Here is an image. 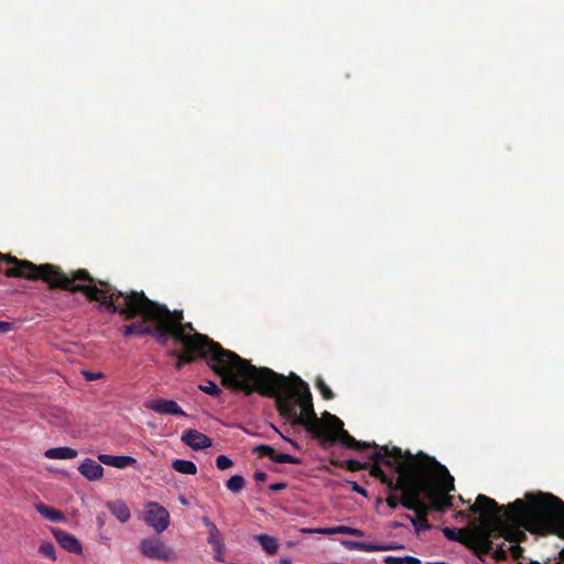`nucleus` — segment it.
Instances as JSON below:
<instances>
[{"instance_id":"obj_1","label":"nucleus","mask_w":564,"mask_h":564,"mask_svg":"<svg viewBox=\"0 0 564 564\" xmlns=\"http://www.w3.org/2000/svg\"><path fill=\"white\" fill-rule=\"evenodd\" d=\"M0 261L10 264V268L4 271L8 278L42 280L51 289L83 293L88 301L99 302V307L107 313L120 314L126 319L144 316L159 324L165 333L166 343L171 339L172 330L184 322L182 310L170 311L166 305L150 300L142 291L122 292L106 281L94 279L86 269L66 274L57 265L51 263L37 265L29 260H21L1 252Z\"/></svg>"},{"instance_id":"obj_2","label":"nucleus","mask_w":564,"mask_h":564,"mask_svg":"<svg viewBox=\"0 0 564 564\" xmlns=\"http://www.w3.org/2000/svg\"><path fill=\"white\" fill-rule=\"evenodd\" d=\"M276 378L269 380L267 384L273 390L271 394H262L275 399L279 414L291 422L292 425H302L314 438L318 440L325 448L335 444L338 440L343 445L356 451L377 447L376 443L357 441L345 429L344 423L336 415L325 411L318 419L313 405V397L308 384L299 376L290 377L275 372Z\"/></svg>"},{"instance_id":"obj_3","label":"nucleus","mask_w":564,"mask_h":564,"mask_svg":"<svg viewBox=\"0 0 564 564\" xmlns=\"http://www.w3.org/2000/svg\"><path fill=\"white\" fill-rule=\"evenodd\" d=\"M171 338L183 347L200 348L212 354V370L221 377V383L228 389L250 395L271 394L268 388L269 380L276 378L275 371L267 367H257L236 352L225 349L220 344L207 335L199 334L191 322L180 324L171 333Z\"/></svg>"},{"instance_id":"obj_4","label":"nucleus","mask_w":564,"mask_h":564,"mask_svg":"<svg viewBox=\"0 0 564 564\" xmlns=\"http://www.w3.org/2000/svg\"><path fill=\"white\" fill-rule=\"evenodd\" d=\"M371 459L376 462L371 468V476L379 479L389 490L387 506L390 509H397L399 506L404 508L416 471V455L410 451L402 452L397 446L390 448L383 445L371 453Z\"/></svg>"},{"instance_id":"obj_5","label":"nucleus","mask_w":564,"mask_h":564,"mask_svg":"<svg viewBox=\"0 0 564 564\" xmlns=\"http://www.w3.org/2000/svg\"><path fill=\"white\" fill-rule=\"evenodd\" d=\"M516 507L529 532L538 535H556L564 540V501L558 497L539 491L527 492L523 499H516ZM564 561V547L558 553Z\"/></svg>"},{"instance_id":"obj_6","label":"nucleus","mask_w":564,"mask_h":564,"mask_svg":"<svg viewBox=\"0 0 564 564\" xmlns=\"http://www.w3.org/2000/svg\"><path fill=\"white\" fill-rule=\"evenodd\" d=\"M513 502L507 506H499L494 499L478 495L470 510L482 517V523L490 530L496 531V535L505 538L514 544L527 540V534L520 527L529 531Z\"/></svg>"},{"instance_id":"obj_7","label":"nucleus","mask_w":564,"mask_h":564,"mask_svg":"<svg viewBox=\"0 0 564 564\" xmlns=\"http://www.w3.org/2000/svg\"><path fill=\"white\" fill-rule=\"evenodd\" d=\"M416 460L423 482L432 486V492H427L432 510L441 512L451 509L453 498L448 494L455 489L454 477L435 457L420 452Z\"/></svg>"},{"instance_id":"obj_8","label":"nucleus","mask_w":564,"mask_h":564,"mask_svg":"<svg viewBox=\"0 0 564 564\" xmlns=\"http://www.w3.org/2000/svg\"><path fill=\"white\" fill-rule=\"evenodd\" d=\"M419 467L416 460L410 498L406 499L404 508L413 511L415 517H427L432 510L431 502L427 501V492H432V486L423 482Z\"/></svg>"},{"instance_id":"obj_9","label":"nucleus","mask_w":564,"mask_h":564,"mask_svg":"<svg viewBox=\"0 0 564 564\" xmlns=\"http://www.w3.org/2000/svg\"><path fill=\"white\" fill-rule=\"evenodd\" d=\"M140 553L149 558L162 562H171L175 558V552L159 538L142 539L139 544Z\"/></svg>"},{"instance_id":"obj_10","label":"nucleus","mask_w":564,"mask_h":564,"mask_svg":"<svg viewBox=\"0 0 564 564\" xmlns=\"http://www.w3.org/2000/svg\"><path fill=\"white\" fill-rule=\"evenodd\" d=\"M144 521L156 533H162L170 525V513L158 502L150 501L144 506Z\"/></svg>"},{"instance_id":"obj_11","label":"nucleus","mask_w":564,"mask_h":564,"mask_svg":"<svg viewBox=\"0 0 564 564\" xmlns=\"http://www.w3.org/2000/svg\"><path fill=\"white\" fill-rule=\"evenodd\" d=\"M169 355L176 357L175 368L177 370L182 369L185 365L194 362L198 358L205 359L210 368L214 362L212 360V354L200 348L189 349L188 347H183V350H171Z\"/></svg>"},{"instance_id":"obj_12","label":"nucleus","mask_w":564,"mask_h":564,"mask_svg":"<svg viewBox=\"0 0 564 564\" xmlns=\"http://www.w3.org/2000/svg\"><path fill=\"white\" fill-rule=\"evenodd\" d=\"M140 317L142 318L141 321L131 323L132 327L134 328L133 334L139 337L151 336L159 345L165 346V333L162 332V328L159 327V324L153 323L151 319H148L144 316Z\"/></svg>"},{"instance_id":"obj_13","label":"nucleus","mask_w":564,"mask_h":564,"mask_svg":"<svg viewBox=\"0 0 564 564\" xmlns=\"http://www.w3.org/2000/svg\"><path fill=\"white\" fill-rule=\"evenodd\" d=\"M144 405L147 409H149L155 413H159V414L187 416V414L182 410V408L174 400H166V399L159 398V399L148 401Z\"/></svg>"},{"instance_id":"obj_14","label":"nucleus","mask_w":564,"mask_h":564,"mask_svg":"<svg viewBox=\"0 0 564 564\" xmlns=\"http://www.w3.org/2000/svg\"><path fill=\"white\" fill-rule=\"evenodd\" d=\"M491 533H496V531H490L485 524L482 529H476L470 535L469 541L466 543L468 545H475L481 553H489L492 549V541L490 540Z\"/></svg>"},{"instance_id":"obj_15","label":"nucleus","mask_w":564,"mask_h":564,"mask_svg":"<svg viewBox=\"0 0 564 564\" xmlns=\"http://www.w3.org/2000/svg\"><path fill=\"white\" fill-rule=\"evenodd\" d=\"M182 442L194 451L206 449L213 444L207 435L194 429H188L183 432Z\"/></svg>"},{"instance_id":"obj_16","label":"nucleus","mask_w":564,"mask_h":564,"mask_svg":"<svg viewBox=\"0 0 564 564\" xmlns=\"http://www.w3.org/2000/svg\"><path fill=\"white\" fill-rule=\"evenodd\" d=\"M52 533H53L54 538L56 539V541L58 542V544L64 550H66L70 553H74V554L82 553V551H83L82 544L75 535H73L62 529H53Z\"/></svg>"},{"instance_id":"obj_17","label":"nucleus","mask_w":564,"mask_h":564,"mask_svg":"<svg viewBox=\"0 0 564 564\" xmlns=\"http://www.w3.org/2000/svg\"><path fill=\"white\" fill-rule=\"evenodd\" d=\"M203 523L208 529L207 541L216 553L215 558L223 561L221 553L224 551V543L218 528L209 518H203Z\"/></svg>"},{"instance_id":"obj_18","label":"nucleus","mask_w":564,"mask_h":564,"mask_svg":"<svg viewBox=\"0 0 564 564\" xmlns=\"http://www.w3.org/2000/svg\"><path fill=\"white\" fill-rule=\"evenodd\" d=\"M78 471L90 481L99 480L104 476V467L90 458L84 459L78 466Z\"/></svg>"},{"instance_id":"obj_19","label":"nucleus","mask_w":564,"mask_h":564,"mask_svg":"<svg viewBox=\"0 0 564 564\" xmlns=\"http://www.w3.org/2000/svg\"><path fill=\"white\" fill-rule=\"evenodd\" d=\"M98 460L107 466L116 468H126L137 463L135 458L131 456H113L109 454H99Z\"/></svg>"},{"instance_id":"obj_20","label":"nucleus","mask_w":564,"mask_h":564,"mask_svg":"<svg viewBox=\"0 0 564 564\" xmlns=\"http://www.w3.org/2000/svg\"><path fill=\"white\" fill-rule=\"evenodd\" d=\"M110 512L122 523L130 519V510L127 503L122 500H116L108 503Z\"/></svg>"},{"instance_id":"obj_21","label":"nucleus","mask_w":564,"mask_h":564,"mask_svg":"<svg viewBox=\"0 0 564 564\" xmlns=\"http://www.w3.org/2000/svg\"><path fill=\"white\" fill-rule=\"evenodd\" d=\"M50 459H72L77 457V451L70 447H54L44 453Z\"/></svg>"},{"instance_id":"obj_22","label":"nucleus","mask_w":564,"mask_h":564,"mask_svg":"<svg viewBox=\"0 0 564 564\" xmlns=\"http://www.w3.org/2000/svg\"><path fill=\"white\" fill-rule=\"evenodd\" d=\"M35 509L42 517H44L47 520L58 522V521H63L65 519L62 511L56 510V509H54L50 506H46L44 503L35 505Z\"/></svg>"},{"instance_id":"obj_23","label":"nucleus","mask_w":564,"mask_h":564,"mask_svg":"<svg viewBox=\"0 0 564 564\" xmlns=\"http://www.w3.org/2000/svg\"><path fill=\"white\" fill-rule=\"evenodd\" d=\"M256 540L259 542L262 550L267 554L274 555L278 552L279 545L274 538H272L265 533H261V534L256 535Z\"/></svg>"},{"instance_id":"obj_24","label":"nucleus","mask_w":564,"mask_h":564,"mask_svg":"<svg viewBox=\"0 0 564 564\" xmlns=\"http://www.w3.org/2000/svg\"><path fill=\"white\" fill-rule=\"evenodd\" d=\"M172 468L175 471L184 475H195L197 473L196 465L193 462L186 459H174L172 462Z\"/></svg>"},{"instance_id":"obj_25","label":"nucleus","mask_w":564,"mask_h":564,"mask_svg":"<svg viewBox=\"0 0 564 564\" xmlns=\"http://www.w3.org/2000/svg\"><path fill=\"white\" fill-rule=\"evenodd\" d=\"M402 517L411 521L416 534H420L422 531H429L432 528L427 520V517H415L409 513H403Z\"/></svg>"},{"instance_id":"obj_26","label":"nucleus","mask_w":564,"mask_h":564,"mask_svg":"<svg viewBox=\"0 0 564 564\" xmlns=\"http://www.w3.org/2000/svg\"><path fill=\"white\" fill-rule=\"evenodd\" d=\"M349 550H357L361 552H377L375 543L364 541H344L343 542Z\"/></svg>"},{"instance_id":"obj_27","label":"nucleus","mask_w":564,"mask_h":564,"mask_svg":"<svg viewBox=\"0 0 564 564\" xmlns=\"http://www.w3.org/2000/svg\"><path fill=\"white\" fill-rule=\"evenodd\" d=\"M369 459L372 462V464L361 463L356 459H347V460H345V469H347L349 471H358V470L369 469V471L371 473V468L376 464V462L373 459H371V455L369 456Z\"/></svg>"},{"instance_id":"obj_28","label":"nucleus","mask_w":564,"mask_h":564,"mask_svg":"<svg viewBox=\"0 0 564 564\" xmlns=\"http://www.w3.org/2000/svg\"><path fill=\"white\" fill-rule=\"evenodd\" d=\"M246 486V480L240 475H234L226 481V487L231 492H240Z\"/></svg>"},{"instance_id":"obj_29","label":"nucleus","mask_w":564,"mask_h":564,"mask_svg":"<svg viewBox=\"0 0 564 564\" xmlns=\"http://www.w3.org/2000/svg\"><path fill=\"white\" fill-rule=\"evenodd\" d=\"M443 534L451 541L467 543V533L464 530H456L446 527L443 529Z\"/></svg>"},{"instance_id":"obj_30","label":"nucleus","mask_w":564,"mask_h":564,"mask_svg":"<svg viewBox=\"0 0 564 564\" xmlns=\"http://www.w3.org/2000/svg\"><path fill=\"white\" fill-rule=\"evenodd\" d=\"M315 387L325 400L334 399L335 394L332 389L326 384L322 377H317L315 380Z\"/></svg>"},{"instance_id":"obj_31","label":"nucleus","mask_w":564,"mask_h":564,"mask_svg":"<svg viewBox=\"0 0 564 564\" xmlns=\"http://www.w3.org/2000/svg\"><path fill=\"white\" fill-rule=\"evenodd\" d=\"M198 388L204 393L212 397H218L221 393L220 388L212 380H206L203 384H199Z\"/></svg>"},{"instance_id":"obj_32","label":"nucleus","mask_w":564,"mask_h":564,"mask_svg":"<svg viewBox=\"0 0 564 564\" xmlns=\"http://www.w3.org/2000/svg\"><path fill=\"white\" fill-rule=\"evenodd\" d=\"M272 462L279 463V464H294V465L301 464L300 458L292 456L290 454H284V453H282V454L275 453V456L272 457Z\"/></svg>"},{"instance_id":"obj_33","label":"nucleus","mask_w":564,"mask_h":564,"mask_svg":"<svg viewBox=\"0 0 564 564\" xmlns=\"http://www.w3.org/2000/svg\"><path fill=\"white\" fill-rule=\"evenodd\" d=\"M39 552L43 556L56 561L55 546L52 542H43L39 547Z\"/></svg>"},{"instance_id":"obj_34","label":"nucleus","mask_w":564,"mask_h":564,"mask_svg":"<svg viewBox=\"0 0 564 564\" xmlns=\"http://www.w3.org/2000/svg\"><path fill=\"white\" fill-rule=\"evenodd\" d=\"M253 452L258 453L260 456L269 457L272 460V457L275 456V451L272 446L261 444L254 447Z\"/></svg>"},{"instance_id":"obj_35","label":"nucleus","mask_w":564,"mask_h":564,"mask_svg":"<svg viewBox=\"0 0 564 564\" xmlns=\"http://www.w3.org/2000/svg\"><path fill=\"white\" fill-rule=\"evenodd\" d=\"M349 528L350 527H347V525H338V527H333V528H327V529H321L318 530L319 533H324V534H349Z\"/></svg>"},{"instance_id":"obj_36","label":"nucleus","mask_w":564,"mask_h":564,"mask_svg":"<svg viewBox=\"0 0 564 564\" xmlns=\"http://www.w3.org/2000/svg\"><path fill=\"white\" fill-rule=\"evenodd\" d=\"M232 460L226 455H219L216 457V466L220 470H225L232 466Z\"/></svg>"},{"instance_id":"obj_37","label":"nucleus","mask_w":564,"mask_h":564,"mask_svg":"<svg viewBox=\"0 0 564 564\" xmlns=\"http://www.w3.org/2000/svg\"><path fill=\"white\" fill-rule=\"evenodd\" d=\"M510 553L514 560H520L523 557L524 549L517 543L510 546Z\"/></svg>"},{"instance_id":"obj_38","label":"nucleus","mask_w":564,"mask_h":564,"mask_svg":"<svg viewBox=\"0 0 564 564\" xmlns=\"http://www.w3.org/2000/svg\"><path fill=\"white\" fill-rule=\"evenodd\" d=\"M348 484L350 485V488L354 492H357L364 497H368L367 490L359 486L356 481H348Z\"/></svg>"},{"instance_id":"obj_39","label":"nucleus","mask_w":564,"mask_h":564,"mask_svg":"<svg viewBox=\"0 0 564 564\" xmlns=\"http://www.w3.org/2000/svg\"><path fill=\"white\" fill-rule=\"evenodd\" d=\"M375 546L379 547L377 551H390V550H397L400 549V545L397 544H379L375 543Z\"/></svg>"},{"instance_id":"obj_40","label":"nucleus","mask_w":564,"mask_h":564,"mask_svg":"<svg viewBox=\"0 0 564 564\" xmlns=\"http://www.w3.org/2000/svg\"><path fill=\"white\" fill-rule=\"evenodd\" d=\"M133 332H134V328L132 327V324L124 325L121 328V333L124 337H130V336L134 335Z\"/></svg>"},{"instance_id":"obj_41","label":"nucleus","mask_w":564,"mask_h":564,"mask_svg":"<svg viewBox=\"0 0 564 564\" xmlns=\"http://www.w3.org/2000/svg\"><path fill=\"white\" fill-rule=\"evenodd\" d=\"M12 329V324L9 322L0 321V334H7Z\"/></svg>"},{"instance_id":"obj_42","label":"nucleus","mask_w":564,"mask_h":564,"mask_svg":"<svg viewBox=\"0 0 564 564\" xmlns=\"http://www.w3.org/2000/svg\"><path fill=\"white\" fill-rule=\"evenodd\" d=\"M386 564H403L402 557L399 556H387L384 558Z\"/></svg>"},{"instance_id":"obj_43","label":"nucleus","mask_w":564,"mask_h":564,"mask_svg":"<svg viewBox=\"0 0 564 564\" xmlns=\"http://www.w3.org/2000/svg\"><path fill=\"white\" fill-rule=\"evenodd\" d=\"M83 373H84L85 378L89 381L97 380L101 377V373H99V372L84 371Z\"/></svg>"},{"instance_id":"obj_44","label":"nucleus","mask_w":564,"mask_h":564,"mask_svg":"<svg viewBox=\"0 0 564 564\" xmlns=\"http://www.w3.org/2000/svg\"><path fill=\"white\" fill-rule=\"evenodd\" d=\"M286 488V484L285 482H275V484H271L269 486V489L271 491H280V490H283Z\"/></svg>"},{"instance_id":"obj_45","label":"nucleus","mask_w":564,"mask_h":564,"mask_svg":"<svg viewBox=\"0 0 564 564\" xmlns=\"http://www.w3.org/2000/svg\"><path fill=\"white\" fill-rule=\"evenodd\" d=\"M402 561H403V564H420L421 563V561L417 557L410 556V555L403 556Z\"/></svg>"},{"instance_id":"obj_46","label":"nucleus","mask_w":564,"mask_h":564,"mask_svg":"<svg viewBox=\"0 0 564 564\" xmlns=\"http://www.w3.org/2000/svg\"><path fill=\"white\" fill-rule=\"evenodd\" d=\"M253 477L256 481L262 482L267 480L268 475L264 471L258 470L254 473Z\"/></svg>"},{"instance_id":"obj_47","label":"nucleus","mask_w":564,"mask_h":564,"mask_svg":"<svg viewBox=\"0 0 564 564\" xmlns=\"http://www.w3.org/2000/svg\"><path fill=\"white\" fill-rule=\"evenodd\" d=\"M495 557L497 560H505L507 557L506 551L503 549H498L495 551Z\"/></svg>"},{"instance_id":"obj_48","label":"nucleus","mask_w":564,"mask_h":564,"mask_svg":"<svg viewBox=\"0 0 564 564\" xmlns=\"http://www.w3.org/2000/svg\"><path fill=\"white\" fill-rule=\"evenodd\" d=\"M349 534L348 535H354V536H362L364 535V532L359 529H356V528H349Z\"/></svg>"},{"instance_id":"obj_49","label":"nucleus","mask_w":564,"mask_h":564,"mask_svg":"<svg viewBox=\"0 0 564 564\" xmlns=\"http://www.w3.org/2000/svg\"><path fill=\"white\" fill-rule=\"evenodd\" d=\"M330 464L338 468H345V460L330 459Z\"/></svg>"},{"instance_id":"obj_50","label":"nucleus","mask_w":564,"mask_h":564,"mask_svg":"<svg viewBox=\"0 0 564 564\" xmlns=\"http://www.w3.org/2000/svg\"><path fill=\"white\" fill-rule=\"evenodd\" d=\"M391 527H392L393 529H399V528H403V527H404V524H403V523H401V522H393V523L391 524Z\"/></svg>"},{"instance_id":"obj_51","label":"nucleus","mask_w":564,"mask_h":564,"mask_svg":"<svg viewBox=\"0 0 564 564\" xmlns=\"http://www.w3.org/2000/svg\"><path fill=\"white\" fill-rule=\"evenodd\" d=\"M427 564H447L445 562H433V563H427Z\"/></svg>"},{"instance_id":"obj_52","label":"nucleus","mask_w":564,"mask_h":564,"mask_svg":"<svg viewBox=\"0 0 564 564\" xmlns=\"http://www.w3.org/2000/svg\"><path fill=\"white\" fill-rule=\"evenodd\" d=\"M529 564H541V563L538 561H531Z\"/></svg>"},{"instance_id":"obj_53","label":"nucleus","mask_w":564,"mask_h":564,"mask_svg":"<svg viewBox=\"0 0 564 564\" xmlns=\"http://www.w3.org/2000/svg\"><path fill=\"white\" fill-rule=\"evenodd\" d=\"M289 563H290V561H289V560H283V561H282V564H289Z\"/></svg>"}]
</instances>
